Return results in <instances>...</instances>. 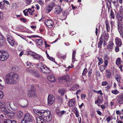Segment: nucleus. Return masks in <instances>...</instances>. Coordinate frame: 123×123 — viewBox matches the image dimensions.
<instances>
[{
  "label": "nucleus",
  "instance_id": "412c9836",
  "mask_svg": "<svg viewBox=\"0 0 123 123\" xmlns=\"http://www.w3.org/2000/svg\"><path fill=\"white\" fill-rule=\"evenodd\" d=\"M55 4L53 3H51L47 8V10L49 12H50L52 9L55 6Z\"/></svg>",
  "mask_w": 123,
  "mask_h": 123
},
{
  "label": "nucleus",
  "instance_id": "0e129e2a",
  "mask_svg": "<svg viewBox=\"0 0 123 123\" xmlns=\"http://www.w3.org/2000/svg\"><path fill=\"white\" fill-rule=\"evenodd\" d=\"M119 32L120 33V35L121 37L122 38H123V31H119Z\"/></svg>",
  "mask_w": 123,
  "mask_h": 123
},
{
  "label": "nucleus",
  "instance_id": "bf43d9fd",
  "mask_svg": "<svg viewBox=\"0 0 123 123\" xmlns=\"http://www.w3.org/2000/svg\"><path fill=\"white\" fill-rule=\"evenodd\" d=\"M111 119V118L110 116H109L107 117L106 118V120L108 122H109Z\"/></svg>",
  "mask_w": 123,
  "mask_h": 123
},
{
  "label": "nucleus",
  "instance_id": "473e14b6",
  "mask_svg": "<svg viewBox=\"0 0 123 123\" xmlns=\"http://www.w3.org/2000/svg\"><path fill=\"white\" fill-rule=\"evenodd\" d=\"M33 74L36 77L38 78L40 77V75L38 71H34L33 73Z\"/></svg>",
  "mask_w": 123,
  "mask_h": 123
},
{
  "label": "nucleus",
  "instance_id": "20e7f679",
  "mask_svg": "<svg viewBox=\"0 0 123 123\" xmlns=\"http://www.w3.org/2000/svg\"><path fill=\"white\" fill-rule=\"evenodd\" d=\"M32 121L31 115L27 113L25 115L24 118L21 121V123H27L31 122Z\"/></svg>",
  "mask_w": 123,
  "mask_h": 123
},
{
  "label": "nucleus",
  "instance_id": "dca6fc26",
  "mask_svg": "<svg viewBox=\"0 0 123 123\" xmlns=\"http://www.w3.org/2000/svg\"><path fill=\"white\" fill-rule=\"evenodd\" d=\"M116 44L118 46L120 47L122 45V42L121 39L117 37L115 39Z\"/></svg>",
  "mask_w": 123,
  "mask_h": 123
},
{
  "label": "nucleus",
  "instance_id": "7ed1b4c3",
  "mask_svg": "<svg viewBox=\"0 0 123 123\" xmlns=\"http://www.w3.org/2000/svg\"><path fill=\"white\" fill-rule=\"evenodd\" d=\"M34 112L39 117H41L43 119L44 117H46L47 116L51 114V112L49 111H43L37 110L35 111Z\"/></svg>",
  "mask_w": 123,
  "mask_h": 123
},
{
  "label": "nucleus",
  "instance_id": "338daca9",
  "mask_svg": "<svg viewBox=\"0 0 123 123\" xmlns=\"http://www.w3.org/2000/svg\"><path fill=\"white\" fill-rule=\"evenodd\" d=\"M3 2H4V3L5 4V3L7 5L9 4V2L7 1V0H4L3 1Z\"/></svg>",
  "mask_w": 123,
  "mask_h": 123
},
{
  "label": "nucleus",
  "instance_id": "ea45409f",
  "mask_svg": "<svg viewBox=\"0 0 123 123\" xmlns=\"http://www.w3.org/2000/svg\"><path fill=\"white\" fill-rule=\"evenodd\" d=\"M76 53V52L75 51H74L72 54V62H73V60H75V54Z\"/></svg>",
  "mask_w": 123,
  "mask_h": 123
},
{
  "label": "nucleus",
  "instance_id": "5701e85b",
  "mask_svg": "<svg viewBox=\"0 0 123 123\" xmlns=\"http://www.w3.org/2000/svg\"><path fill=\"white\" fill-rule=\"evenodd\" d=\"M118 31H123V25L118 22Z\"/></svg>",
  "mask_w": 123,
  "mask_h": 123
},
{
  "label": "nucleus",
  "instance_id": "8fccbe9b",
  "mask_svg": "<svg viewBox=\"0 0 123 123\" xmlns=\"http://www.w3.org/2000/svg\"><path fill=\"white\" fill-rule=\"evenodd\" d=\"M36 53H34V54H33V53L31 52H28L27 53V54L29 55H30L32 56L33 57V58L34 57V56L35 55V54Z\"/></svg>",
  "mask_w": 123,
  "mask_h": 123
},
{
  "label": "nucleus",
  "instance_id": "2eb2a0df",
  "mask_svg": "<svg viewBox=\"0 0 123 123\" xmlns=\"http://www.w3.org/2000/svg\"><path fill=\"white\" fill-rule=\"evenodd\" d=\"M117 97H118L117 101L118 103L120 104H123V94H120Z\"/></svg>",
  "mask_w": 123,
  "mask_h": 123
},
{
  "label": "nucleus",
  "instance_id": "09e8293b",
  "mask_svg": "<svg viewBox=\"0 0 123 123\" xmlns=\"http://www.w3.org/2000/svg\"><path fill=\"white\" fill-rule=\"evenodd\" d=\"M37 1L41 5L44 4L43 1L42 0H37Z\"/></svg>",
  "mask_w": 123,
  "mask_h": 123
},
{
  "label": "nucleus",
  "instance_id": "4c0bfd02",
  "mask_svg": "<svg viewBox=\"0 0 123 123\" xmlns=\"http://www.w3.org/2000/svg\"><path fill=\"white\" fill-rule=\"evenodd\" d=\"M4 123H16L15 121H11L10 120H7L4 122Z\"/></svg>",
  "mask_w": 123,
  "mask_h": 123
},
{
  "label": "nucleus",
  "instance_id": "9d476101",
  "mask_svg": "<svg viewBox=\"0 0 123 123\" xmlns=\"http://www.w3.org/2000/svg\"><path fill=\"white\" fill-rule=\"evenodd\" d=\"M6 39L9 44L12 46H14V41L12 37L10 35H8L6 36Z\"/></svg>",
  "mask_w": 123,
  "mask_h": 123
},
{
  "label": "nucleus",
  "instance_id": "4d7b16f0",
  "mask_svg": "<svg viewBox=\"0 0 123 123\" xmlns=\"http://www.w3.org/2000/svg\"><path fill=\"white\" fill-rule=\"evenodd\" d=\"M104 60L105 61H107L108 60V56H107V55H105L104 56Z\"/></svg>",
  "mask_w": 123,
  "mask_h": 123
},
{
  "label": "nucleus",
  "instance_id": "f03ea898",
  "mask_svg": "<svg viewBox=\"0 0 123 123\" xmlns=\"http://www.w3.org/2000/svg\"><path fill=\"white\" fill-rule=\"evenodd\" d=\"M18 78V75L13 73L9 74L6 76V81L8 84H13L16 83V80Z\"/></svg>",
  "mask_w": 123,
  "mask_h": 123
},
{
  "label": "nucleus",
  "instance_id": "37998d69",
  "mask_svg": "<svg viewBox=\"0 0 123 123\" xmlns=\"http://www.w3.org/2000/svg\"><path fill=\"white\" fill-rule=\"evenodd\" d=\"M46 54L47 58L53 61H55V59L53 58H52L48 54L47 52H46Z\"/></svg>",
  "mask_w": 123,
  "mask_h": 123
},
{
  "label": "nucleus",
  "instance_id": "6e6d98bb",
  "mask_svg": "<svg viewBox=\"0 0 123 123\" xmlns=\"http://www.w3.org/2000/svg\"><path fill=\"white\" fill-rule=\"evenodd\" d=\"M108 84L107 82L106 81L103 82L102 83V85L103 86H105Z\"/></svg>",
  "mask_w": 123,
  "mask_h": 123
},
{
  "label": "nucleus",
  "instance_id": "052dcab7",
  "mask_svg": "<svg viewBox=\"0 0 123 123\" xmlns=\"http://www.w3.org/2000/svg\"><path fill=\"white\" fill-rule=\"evenodd\" d=\"M20 19L21 20L24 22H26V20L25 18H20Z\"/></svg>",
  "mask_w": 123,
  "mask_h": 123
},
{
  "label": "nucleus",
  "instance_id": "c03bdc74",
  "mask_svg": "<svg viewBox=\"0 0 123 123\" xmlns=\"http://www.w3.org/2000/svg\"><path fill=\"white\" fill-rule=\"evenodd\" d=\"M110 17L111 18H112L113 19H114V12L111 10V11Z\"/></svg>",
  "mask_w": 123,
  "mask_h": 123
},
{
  "label": "nucleus",
  "instance_id": "a19ab883",
  "mask_svg": "<svg viewBox=\"0 0 123 123\" xmlns=\"http://www.w3.org/2000/svg\"><path fill=\"white\" fill-rule=\"evenodd\" d=\"M107 5L108 9H110L111 8V3L110 1H108V2H107Z\"/></svg>",
  "mask_w": 123,
  "mask_h": 123
},
{
  "label": "nucleus",
  "instance_id": "a18cd8bd",
  "mask_svg": "<svg viewBox=\"0 0 123 123\" xmlns=\"http://www.w3.org/2000/svg\"><path fill=\"white\" fill-rule=\"evenodd\" d=\"M36 120L37 123H40L43 120L39 117H37L36 118Z\"/></svg>",
  "mask_w": 123,
  "mask_h": 123
},
{
  "label": "nucleus",
  "instance_id": "13d9d810",
  "mask_svg": "<svg viewBox=\"0 0 123 123\" xmlns=\"http://www.w3.org/2000/svg\"><path fill=\"white\" fill-rule=\"evenodd\" d=\"M86 97V95L85 94H82L81 96V98H83V99H85Z\"/></svg>",
  "mask_w": 123,
  "mask_h": 123
},
{
  "label": "nucleus",
  "instance_id": "f257e3e1",
  "mask_svg": "<svg viewBox=\"0 0 123 123\" xmlns=\"http://www.w3.org/2000/svg\"><path fill=\"white\" fill-rule=\"evenodd\" d=\"M10 102L7 101H0V111L5 115L11 116V113L8 112L6 108V105L8 109H10Z\"/></svg>",
  "mask_w": 123,
  "mask_h": 123
},
{
  "label": "nucleus",
  "instance_id": "a878e982",
  "mask_svg": "<svg viewBox=\"0 0 123 123\" xmlns=\"http://www.w3.org/2000/svg\"><path fill=\"white\" fill-rule=\"evenodd\" d=\"M49 80L51 82L54 81H55V78L54 76L52 75H49L47 77Z\"/></svg>",
  "mask_w": 123,
  "mask_h": 123
},
{
  "label": "nucleus",
  "instance_id": "6ab92c4d",
  "mask_svg": "<svg viewBox=\"0 0 123 123\" xmlns=\"http://www.w3.org/2000/svg\"><path fill=\"white\" fill-rule=\"evenodd\" d=\"M80 88V87L78 84H76L72 86L70 90H71L74 91Z\"/></svg>",
  "mask_w": 123,
  "mask_h": 123
},
{
  "label": "nucleus",
  "instance_id": "f8f14e48",
  "mask_svg": "<svg viewBox=\"0 0 123 123\" xmlns=\"http://www.w3.org/2000/svg\"><path fill=\"white\" fill-rule=\"evenodd\" d=\"M45 22V24L49 28H52L53 25V22L50 20H46Z\"/></svg>",
  "mask_w": 123,
  "mask_h": 123
},
{
  "label": "nucleus",
  "instance_id": "603ef678",
  "mask_svg": "<svg viewBox=\"0 0 123 123\" xmlns=\"http://www.w3.org/2000/svg\"><path fill=\"white\" fill-rule=\"evenodd\" d=\"M31 2V0H26L25 1V3L28 5L30 4Z\"/></svg>",
  "mask_w": 123,
  "mask_h": 123
},
{
  "label": "nucleus",
  "instance_id": "423d86ee",
  "mask_svg": "<svg viewBox=\"0 0 123 123\" xmlns=\"http://www.w3.org/2000/svg\"><path fill=\"white\" fill-rule=\"evenodd\" d=\"M39 65L41 66V67H40V70L43 73H44L47 74H48L50 72V70L46 66L44 67L42 63L39 64Z\"/></svg>",
  "mask_w": 123,
  "mask_h": 123
},
{
  "label": "nucleus",
  "instance_id": "f3484780",
  "mask_svg": "<svg viewBox=\"0 0 123 123\" xmlns=\"http://www.w3.org/2000/svg\"><path fill=\"white\" fill-rule=\"evenodd\" d=\"M117 17L118 21H120L123 22V15L122 14L118 13Z\"/></svg>",
  "mask_w": 123,
  "mask_h": 123
},
{
  "label": "nucleus",
  "instance_id": "4be33fe9",
  "mask_svg": "<svg viewBox=\"0 0 123 123\" xmlns=\"http://www.w3.org/2000/svg\"><path fill=\"white\" fill-rule=\"evenodd\" d=\"M75 103V100L74 99H71L69 102V105L71 107L74 106Z\"/></svg>",
  "mask_w": 123,
  "mask_h": 123
},
{
  "label": "nucleus",
  "instance_id": "680f3d73",
  "mask_svg": "<svg viewBox=\"0 0 123 123\" xmlns=\"http://www.w3.org/2000/svg\"><path fill=\"white\" fill-rule=\"evenodd\" d=\"M102 44V43L100 42L98 43V47L100 49L101 47V46Z\"/></svg>",
  "mask_w": 123,
  "mask_h": 123
},
{
  "label": "nucleus",
  "instance_id": "58836bf2",
  "mask_svg": "<svg viewBox=\"0 0 123 123\" xmlns=\"http://www.w3.org/2000/svg\"><path fill=\"white\" fill-rule=\"evenodd\" d=\"M93 92H94L97 93H98L100 94L101 95H103V93L102 92V91L101 90H100L98 91H97L95 90H93Z\"/></svg>",
  "mask_w": 123,
  "mask_h": 123
},
{
  "label": "nucleus",
  "instance_id": "bb28decb",
  "mask_svg": "<svg viewBox=\"0 0 123 123\" xmlns=\"http://www.w3.org/2000/svg\"><path fill=\"white\" fill-rule=\"evenodd\" d=\"M106 29L107 32H109L110 30V28L109 25L108 21L106 20L105 21Z\"/></svg>",
  "mask_w": 123,
  "mask_h": 123
},
{
  "label": "nucleus",
  "instance_id": "79ce46f5",
  "mask_svg": "<svg viewBox=\"0 0 123 123\" xmlns=\"http://www.w3.org/2000/svg\"><path fill=\"white\" fill-rule=\"evenodd\" d=\"M111 92L112 93L115 95H116L119 93V92L117 90H112Z\"/></svg>",
  "mask_w": 123,
  "mask_h": 123
},
{
  "label": "nucleus",
  "instance_id": "49530a36",
  "mask_svg": "<svg viewBox=\"0 0 123 123\" xmlns=\"http://www.w3.org/2000/svg\"><path fill=\"white\" fill-rule=\"evenodd\" d=\"M105 67L104 66L101 65L100 67L99 68L100 71L101 72H102L105 69Z\"/></svg>",
  "mask_w": 123,
  "mask_h": 123
},
{
  "label": "nucleus",
  "instance_id": "de8ad7c7",
  "mask_svg": "<svg viewBox=\"0 0 123 123\" xmlns=\"http://www.w3.org/2000/svg\"><path fill=\"white\" fill-rule=\"evenodd\" d=\"M4 96V94L3 92L0 91V99H2Z\"/></svg>",
  "mask_w": 123,
  "mask_h": 123
},
{
  "label": "nucleus",
  "instance_id": "f704fd0d",
  "mask_svg": "<svg viewBox=\"0 0 123 123\" xmlns=\"http://www.w3.org/2000/svg\"><path fill=\"white\" fill-rule=\"evenodd\" d=\"M5 4L4 2H1L0 3V8L1 9L3 10L5 8Z\"/></svg>",
  "mask_w": 123,
  "mask_h": 123
},
{
  "label": "nucleus",
  "instance_id": "c9c22d12",
  "mask_svg": "<svg viewBox=\"0 0 123 123\" xmlns=\"http://www.w3.org/2000/svg\"><path fill=\"white\" fill-rule=\"evenodd\" d=\"M100 41L99 42L102 43H103L104 41V42H105L104 41L105 40V39L104 36L103 35H102L100 38Z\"/></svg>",
  "mask_w": 123,
  "mask_h": 123
},
{
  "label": "nucleus",
  "instance_id": "393cba45",
  "mask_svg": "<svg viewBox=\"0 0 123 123\" xmlns=\"http://www.w3.org/2000/svg\"><path fill=\"white\" fill-rule=\"evenodd\" d=\"M52 116L51 114L47 116L46 117H44L43 120L45 121L49 122L51 119Z\"/></svg>",
  "mask_w": 123,
  "mask_h": 123
},
{
  "label": "nucleus",
  "instance_id": "69168bd1",
  "mask_svg": "<svg viewBox=\"0 0 123 123\" xmlns=\"http://www.w3.org/2000/svg\"><path fill=\"white\" fill-rule=\"evenodd\" d=\"M112 2L114 4H115L116 3H118L117 0H111Z\"/></svg>",
  "mask_w": 123,
  "mask_h": 123
},
{
  "label": "nucleus",
  "instance_id": "7c9ffc66",
  "mask_svg": "<svg viewBox=\"0 0 123 123\" xmlns=\"http://www.w3.org/2000/svg\"><path fill=\"white\" fill-rule=\"evenodd\" d=\"M36 42L39 45H41L43 43L42 40L41 39H37L36 40Z\"/></svg>",
  "mask_w": 123,
  "mask_h": 123
},
{
  "label": "nucleus",
  "instance_id": "6e6552de",
  "mask_svg": "<svg viewBox=\"0 0 123 123\" xmlns=\"http://www.w3.org/2000/svg\"><path fill=\"white\" fill-rule=\"evenodd\" d=\"M70 78L69 76L67 74L66 76H62L59 79L60 82L63 83L69 81Z\"/></svg>",
  "mask_w": 123,
  "mask_h": 123
},
{
  "label": "nucleus",
  "instance_id": "1a4fd4ad",
  "mask_svg": "<svg viewBox=\"0 0 123 123\" xmlns=\"http://www.w3.org/2000/svg\"><path fill=\"white\" fill-rule=\"evenodd\" d=\"M55 97L52 94H49L47 99L48 103L49 105H51L55 101Z\"/></svg>",
  "mask_w": 123,
  "mask_h": 123
},
{
  "label": "nucleus",
  "instance_id": "9b49d317",
  "mask_svg": "<svg viewBox=\"0 0 123 123\" xmlns=\"http://www.w3.org/2000/svg\"><path fill=\"white\" fill-rule=\"evenodd\" d=\"M17 97L18 98L17 99L22 98L24 94V91L22 90L21 89L17 88Z\"/></svg>",
  "mask_w": 123,
  "mask_h": 123
},
{
  "label": "nucleus",
  "instance_id": "cd10ccee",
  "mask_svg": "<svg viewBox=\"0 0 123 123\" xmlns=\"http://www.w3.org/2000/svg\"><path fill=\"white\" fill-rule=\"evenodd\" d=\"M114 45L113 42L110 41L109 42L108 44L107 45V47L109 49H112Z\"/></svg>",
  "mask_w": 123,
  "mask_h": 123
},
{
  "label": "nucleus",
  "instance_id": "2f4dec72",
  "mask_svg": "<svg viewBox=\"0 0 123 123\" xmlns=\"http://www.w3.org/2000/svg\"><path fill=\"white\" fill-rule=\"evenodd\" d=\"M122 61L120 58H117L116 61V64L117 66H119V64L121 63Z\"/></svg>",
  "mask_w": 123,
  "mask_h": 123
},
{
  "label": "nucleus",
  "instance_id": "b1692460",
  "mask_svg": "<svg viewBox=\"0 0 123 123\" xmlns=\"http://www.w3.org/2000/svg\"><path fill=\"white\" fill-rule=\"evenodd\" d=\"M115 78L118 82V83H119L120 82V80L121 79V77L120 75L118 74H116L115 76Z\"/></svg>",
  "mask_w": 123,
  "mask_h": 123
},
{
  "label": "nucleus",
  "instance_id": "5fc2aeb1",
  "mask_svg": "<svg viewBox=\"0 0 123 123\" xmlns=\"http://www.w3.org/2000/svg\"><path fill=\"white\" fill-rule=\"evenodd\" d=\"M87 70L86 68H85L82 73V74L83 75H84L86 74L87 72Z\"/></svg>",
  "mask_w": 123,
  "mask_h": 123
},
{
  "label": "nucleus",
  "instance_id": "774afa93",
  "mask_svg": "<svg viewBox=\"0 0 123 123\" xmlns=\"http://www.w3.org/2000/svg\"><path fill=\"white\" fill-rule=\"evenodd\" d=\"M119 50V48L118 47L116 46L115 47V50L116 52H118Z\"/></svg>",
  "mask_w": 123,
  "mask_h": 123
},
{
  "label": "nucleus",
  "instance_id": "c85d7f7f",
  "mask_svg": "<svg viewBox=\"0 0 123 123\" xmlns=\"http://www.w3.org/2000/svg\"><path fill=\"white\" fill-rule=\"evenodd\" d=\"M65 92V90L63 88L59 89L58 90V92L61 95H63Z\"/></svg>",
  "mask_w": 123,
  "mask_h": 123
},
{
  "label": "nucleus",
  "instance_id": "ddd939ff",
  "mask_svg": "<svg viewBox=\"0 0 123 123\" xmlns=\"http://www.w3.org/2000/svg\"><path fill=\"white\" fill-rule=\"evenodd\" d=\"M6 42L5 38L1 33H0V45L2 46L5 44Z\"/></svg>",
  "mask_w": 123,
  "mask_h": 123
},
{
  "label": "nucleus",
  "instance_id": "c756f323",
  "mask_svg": "<svg viewBox=\"0 0 123 123\" xmlns=\"http://www.w3.org/2000/svg\"><path fill=\"white\" fill-rule=\"evenodd\" d=\"M102 98L100 96H99L98 97L97 100L95 101V103H100L102 101Z\"/></svg>",
  "mask_w": 123,
  "mask_h": 123
},
{
  "label": "nucleus",
  "instance_id": "a211bd4d",
  "mask_svg": "<svg viewBox=\"0 0 123 123\" xmlns=\"http://www.w3.org/2000/svg\"><path fill=\"white\" fill-rule=\"evenodd\" d=\"M34 58L35 59H37V60L41 61L43 60V57L40 55L36 53L34 56Z\"/></svg>",
  "mask_w": 123,
  "mask_h": 123
},
{
  "label": "nucleus",
  "instance_id": "864d4df0",
  "mask_svg": "<svg viewBox=\"0 0 123 123\" xmlns=\"http://www.w3.org/2000/svg\"><path fill=\"white\" fill-rule=\"evenodd\" d=\"M1 77L0 76V88H3V86L1 80L0 79Z\"/></svg>",
  "mask_w": 123,
  "mask_h": 123
},
{
  "label": "nucleus",
  "instance_id": "3c124183",
  "mask_svg": "<svg viewBox=\"0 0 123 123\" xmlns=\"http://www.w3.org/2000/svg\"><path fill=\"white\" fill-rule=\"evenodd\" d=\"M123 11V7L122 6H121L119 8V12L118 13H120V14H121Z\"/></svg>",
  "mask_w": 123,
  "mask_h": 123
},
{
  "label": "nucleus",
  "instance_id": "e433bc0d",
  "mask_svg": "<svg viewBox=\"0 0 123 123\" xmlns=\"http://www.w3.org/2000/svg\"><path fill=\"white\" fill-rule=\"evenodd\" d=\"M97 58L99 61L98 65H100L103 63V61L101 58H100L99 57H97Z\"/></svg>",
  "mask_w": 123,
  "mask_h": 123
},
{
  "label": "nucleus",
  "instance_id": "39448f33",
  "mask_svg": "<svg viewBox=\"0 0 123 123\" xmlns=\"http://www.w3.org/2000/svg\"><path fill=\"white\" fill-rule=\"evenodd\" d=\"M8 53L6 51H0V60L4 61L7 59L9 57Z\"/></svg>",
  "mask_w": 123,
  "mask_h": 123
},
{
  "label": "nucleus",
  "instance_id": "aec40b11",
  "mask_svg": "<svg viewBox=\"0 0 123 123\" xmlns=\"http://www.w3.org/2000/svg\"><path fill=\"white\" fill-rule=\"evenodd\" d=\"M17 116L18 119H19L22 116L23 113V112L20 111H17L16 112Z\"/></svg>",
  "mask_w": 123,
  "mask_h": 123
},
{
  "label": "nucleus",
  "instance_id": "72a5a7b5",
  "mask_svg": "<svg viewBox=\"0 0 123 123\" xmlns=\"http://www.w3.org/2000/svg\"><path fill=\"white\" fill-rule=\"evenodd\" d=\"M106 76L108 78H110L111 76V73L109 70H106Z\"/></svg>",
  "mask_w": 123,
  "mask_h": 123
},
{
  "label": "nucleus",
  "instance_id": "0eeeda50",
  "mask_svg": "<svg viewBox=\"0 0 123 123\" xmlns=\"http://www.w3.org/2000/svg\"><path fill=\"white\" fill-rule=\"evenodd\" d=\"M31 89L28 91V95L30 97H36V91L34 89V87L31 86H30Z\"/></svg>",
  "mask_w": 123,
  "mask_h": 123
},
{
  "label": "nucleus",
  "instance_id": "e2e57ef3",
  "mask_svg": "<svg viewBox=\"0 0 123 123\" xmlns=\"http://www.w3.org/2000/svg\"><path fill=\"white\" fill-rule=\"evenodd\" d=\"M92 69H91L89 71V72H88V76L89 77H90V76L92 72Z\"/></svg>",
  "mask_w": 123,
  "mask_h": 123
},
{
  "label": "nucleus",
  "instance_id": "4468645a",
  "mask_svg": "<svg viewBox=\"0 0 123 123\" xmlns=\"http://www.w3.org/2000/svg\"><path fill=\"white\" fill-rule=\"evenodd\" d=\"M62 11V9L61 8V6L57 5L56 6L54 12L55 14H59L61 13Z\"/></svg>",
  "mask_w": 123,
  "mask_h": 123
}]
</instances>
